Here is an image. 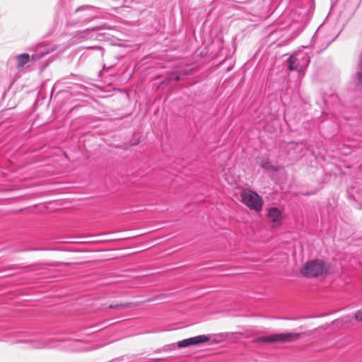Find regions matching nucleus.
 <instances>
[{
    "label": "nucleus",
    "instance_id": "6e6552de",
    "mask_svg": "<svg viewBox=\"0 0 362 362\" xmlns=\"http://www.w3.org/2000/svg\"><path fill=\"white\" fill-rule=\"evenodd\" d=\"M267 217L273 224V226H279L281 224L282 214L281 211L276 207H272L268 210Z\"/></svg>",
    "mask_w": 362,
    "mask_h": 362
},
{
    "label": "nucleus",
    "instance_id": "423d86ee",
    "mask_svg": "<svg viewBox=\"0 0 362 362\" xmlns=\"http://www.w3.org/2000/svg\"><path fill=\"white\" fill-rule=\"evenodd\" d=\"M95 30H97V28H93L78 32L73 37V40L74 42L80 43L88 40L96 39L98 36L94 33Z\"/></svg>",
    "mask_w": 362,
    "mask_h": 362
},
{
    "label": "nucleus",
    "instance_id": "f257e3e1",
    "mask_svg": "<svg viewBox=\"0 0 362 362\" xmlns=\"http://www.w3.org/2000/svg\"><path fill=\"white\" fill-rule=\"evenodd\" d=\"M329 265L322 259L307 262L301 269V274L308 278L317 277L329 272Z\"/></svg>",
    "mask_w": 362,
    "mask_h": 362
},
{
    "label": "nucleus",
    "instance_id": "7ed1b4c3",
    "mask_svg": "<svg viewBox=\"0 0 362 362\" xmlns=\"http://www.w3.org/2000/svg\"><path fill=\"white\" fill-rule=\"evenodd\" d=\"M310 63L309 57L303 52L292 54L287 61L288 68L291 71H303Z\"/></svg>",
    "mask_w": 362,
    "mask_h": 362
},
{
    "label": "nucleus",
    "instance_id": "ddd939ff",
    "mask_svg": "<svg viewBox=\"0 0 362 362\" xmlns=\"http://www.w3.org/2000/svg\"><path fill=\"white\" fill-rule=\"evenodd\" d=\"M353 197L356 202H361V205H362V196L361 192H356V194L353 195Z\"/></svg>",
    "mask_w": 362,
    "mask_h": 362
},
{
    "label": "nucleus",
    "instance_id": "dca6fc26",
    "mask_svg": "<svg viewBox=\"0 0 362 362\" xmlns=\"http://www.w3.org/2000/svg\"><path fill=\"white\" fill-rule=\"evenodd\" d=\"M44 56V53H41L40 54L33 55V59H40Z\"/></svg>",
    "mask_w": 362,
    "mask_h": 362
},
{
    "label": "nucleus",
    "instance_id": "2eb2a0df",
    "mask_svg": "<svg viewBox=\"0 0 362 362\" xmlns=\"http://www.w3.org/2000/svg\"><path fill=\"white\" fill-rule=\"evenodd\" d=\"M262 167L267 170H269L272 168V166L269 163H265L262 164Z\"/></svg>",
    "mask_w": 362,
    "mask_h": 362
},
{
    "label": "nucleus",
    "instance_id": "4468645a",
    "mask_svg": "<svg viewBox=\"0 0 362 362\" xmlns=\"http://www.w3.org/2000/svg\"><path fill=\"white\" fill-rule=\"evenodd\" d=\"M355 319L358 321H362V310H358L355 313Z\"/></svg>",
    "mask_w": 362,
    "mask_h": 362
},
{
    "label": "nucleus",
    "instance_id": "f03ea898",
    "mask_svg": "<svg viewBox=\"0 0 362 362\" xmlns=\"http://www.w3.org/2000/svg\"><path fill=\"white\" fill-rule=\"evenodd\" d=\"M241 201L251 210L260 211L263 206L262 198L255 191L244 189L240 194Z\"/></svg>",
    "mask_w": 362,
    "mask_h": 362
},
{
    "label": "nucleus",
    "instance_id": "9b49d317",
    "mask_svg": "<svg viewBox=\"0 0 362 362\" xmlns=\"http://www.w3.org/2000/svg\"><path fill=\"white\" fill-rule=\"evenodd\" d=\"M17 62V66L18 68L23 67L25 64L29 62L30 56L28 54L24 53L18 54L16 57Z\"/></svg>",
    "mask_w": 362,
    "mask_h": 362
},
{
    "label": "nucleus",
    "instance_id": "1a4fd4ad",
    "mask_svg": "<svg viewBox=\"0 0 362 362\" xmlns=\"http://www.w3.org/2000/svg\"><path fill=\"white\" fill-rule=\"evenodd\" d=\"M354 82L356 86H359L362 84V54L360 56L358 69Z\"/></svg>",
    "mask_w": 362,
    "mask_h": 362
},
{
    "label": "nucleus",
    "instance_id": "20e7f679",
    "mask_svg": "<svg viewBox=\"0 0 362 362\" xmlns=\"http://www.w3.org/2000/svg\"><path fill=\"white\" fill-rule=\"evenodd\" d=\"M299 333H277L268 336L257 337L256 342H291L298 340L300 338Z\"/></svg>",
    "mask_w": 362,
    "mask_h": 362
},
{
    "label": "nucleus",
    "instance_id": "0eeeda50",
    "mask_svg": "<svg viewBox=\"0 0 362 362\" xmlns=\"http://www.w3.org/2000/svg\"><path fill=\"white\" fill-rule=\"evenodd\" d=\"M64 347L66 348L70 351H87L97 349L86 347L83 342L79 340H67L64 341Z\"/></svg>",
    "mask_w": 362,
    "mask_h": 362
},
{
    "label": "nucleus",
    "instance_id": "9d476101",
    "mask_svg": "<svg viewBox=\"0 0 362 362\" xmlns=\"http://www.w3.org/2000/svg\"><path fill=\"white\" fill-rule=\"evenodd\" d=\"M90 10H91V8L88 6L78 8L76 10V12L80 11H86L85 13L83 15V18L81 21L82 23L89 22L93 18V16L89 15V13H88L90 11Z\"/></svg>",
    "mask_w": 362,
    "mask_h": 362
},
{
    "label": "nucleus",
    "instance_id": "a211bd4d",
    "mask_svg": "<svg viewBox=\"0 0 362 362\" xmlns=\"http://www.w3.org/2000/svg\"><path fill=\"white\" fill-rule=\"evenodd\" d=\"M88 48V49H100V47H99V46H93V47H89Z\"/></svg>",
    "mask_w": 362,
    "mask_h": 362
},
{
    "label": "nucleus",
    "instance_id": "6ab92c4d",
    "mask_svg": "<svg viewBox=\"0 0 362 362\" xmlns=\"http://www.w3.org/2000/svg\"><path fill=\"white\" fill-rule=\"evenodd\" d=\"M175 81H177L180 80V77L178 76H176L174 77Z\"/></svg>",
    "mask_w": 362,
    "mask_h": 362
},
{
    "label": "nucleus",
    "instance_id": "39448f33",
    "mask_svg": "<svg viewBox=\"0 0 362 362\" xmlns=\"http://www.w3.org/2000/svg\"><path fill=\"white\" fill-rule=\"evenodd\" d=\"M209 340V337L206 335H199L188 339H183L177 343L178 347H188L192 345L203 344Z\"/></svg>",
    "mask_w": 362,
    "mask_h": 362
},
{
    "label": "nucleus",
    "instance_id": "f3484780",
    "mask_svg": "<svg viewBox=\"0 0 362 362\" xmlns=\"http://www.w3.org/2000/svg\"><path fill=\"white\" fill-rule=\"evenodd\" d=\"M53 346H54L53 345L47 344H45V345L39 346H37V347H38V348H42V347H49V348H52V347H53Z\"/></svg>",
    "mask_w": 362,
    "mask_h": 362
},
{
    "label": "nucleus",
    "instance_id": "f8f14e48",
    "mask_svg": "<svg viewBox=\"0 0 362 362\" xmlns=\"http://www.w3.org/2000/svg\"><path fill=\"white\" fill-rule=\"evenodd\" d=\"M131 305V303L110 305V308L123 309Z\"/></svg>",
    "mask_w": 362,
    "mask_h": 362
}]
</instances>
